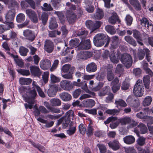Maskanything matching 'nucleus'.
<instances>
[{
  "mask_svg": "<svg viewBox=\"0 0 153 153\" xmlns=\"http://www.w3.org/2000/svg\"><path fill=\"white\" fill-rule=\"evenodd\" d=\"M26 91L27 94H22V97L23 100L28 103H25L24 106L26 109L32 108L33 104L34 103V99L37 95L36 91L34 89H31L28 87Z\"/></svg>",
  "mask_w": 153,
  "mask_h": 153,
  "instance_id": "f257e3e1",
  "label": "nucleus"
},
{
  "mask_svg": "<svg viewBox=\"0 0 153 153\" xmlns=\"http://www.w3.org/2000/svg\"><path fill=\"white\" fill-rule=\"evenodd\" d=\"M110 38L108 36L102 33L97 34L93 38V42L94 45L99 47L103 46L106 42L105 46L108 45Z\"/></svg>",
  "mask_w": 153,
  "mask_h": 153,
  "instance_id": "f03ea898",
  "label": "nucleus"
},
{
  "mask_svg": "<svg viewBox=\"0 0 153 153\" xmlns=\"http://www.w3.org/2000/svg\"><path fill=\"white\" fill-rule=\"evenodd\" d=\"M144 86L142 84V80L138 79L133 89V92L136 96L141 97L143 94Z\"/></svg>",
  "mask_w": 153,
  "mask_h": 153,
  "instance_id": "7ed1b4c3",
  "label": "nucleus"
},
{
  "mask_svg": "<svg viewBox=\"0 0 153 153\" xmlns=\"http://www.w3.org/2000/svg\"><path fill=\"white\" fill-rule=\"evenodd\" d=\"M127 102L134 108L135 111H137L139 110L138 108L140 102L139 99L134 96H129L126 100Z\"/></svg>",
  "mask_w": 153,
  "mask_h": 153,
  "instance_id": "20e7f679",
  "label": "nucleus"
},
{
  "mask_svg": "<svg viewBox=\"0 0 153 153\" xmlns=\"http://www.w3.org/2000/svg\"><path fill=\"white\" fill-rule=\"evenodd\" d=\"M121 61L127 68H130L132 65V59L131 55L129 54L125 53L123 54L122 56Z\"/></svg>",
  "mask_w": 153,
  "mask_h": 153,
  "instance_id": "39448f33",
  "label": "nucleus"
},
{
  "mask_svg": "<svg viewBox=\"0 0 153 153\" xmlns=\"http://www.w3.org/2000/svg\"><path fill=\"white\" fill-rule=\"evenodd\" d=\"M147 131V128L146 126L142 123H140L137 127L134 128V131L138 136L140 134H144Z\"/></svg>",
  "mask_w": 153,
  "mask_h": 153,
  "instance_id": "423d86ee",
  "label": "nucleus"
},
{
  "mask_svg": "<svg viewBox=\"0 0 153 153\" xmlns=\"http://www.w3.org/2000/svg\"><path fill=\"white\" fill-rule=\"evenodd\" d=\"M65 14L69 23L70 24L74 23L76 18V14L72 11L67 9Z\"/></svg>",
  "mask_w": 153,
  "mask_h": 153,
  "instance_id": "0eeeda50",
  "label": "nucleus"
},
{
  "mask_svg": "<svg viewBox=\"0 0 153 153\" xmlns=\"http://www.w3.org/2000/svg\"><path fill=\"white\" fill-rule=\"evenodd\" d=\"M15 15V10L14 9L9 10L7 12L6 16L5 22L8 24L13 23L12 21L13 20Z\"/></svg>",
  "mask_w": 153,
  "mask_h": 153,
  "instance_id": "6e6552de",
  "label": "nucleus"
},
{
  "mask_svg": "<svg viewBox=\"0 0 153 153\" xmlns=\"http://www.w3.org/2000/svg\"><path fill=\"white\" fill-rule=\"evenodd\" d=\"M26 13L28 17L33 22L36 23L38 21L37 16L34 11L31 9H27Z\"/></svg>",
  "mask_w": 153,
  "mask_h": 153,
  "instance_id": "1a4fd4ad",
  "label": "nucleus"
},
{
  "mask_svg": "<svg viewBox=\"0 0 153 153\" xmlns=\"http://www.w3.org/2000/svg\"><path fill=\"white\" fill-rule=\"evenodd\" d=\"M60 84L61 88L65 90L70 91L73 87L71 82L66 80H62L60 82Z\"/></svg>",
  "mask_w": 153,
  "mask_h": 153,
  "instance_id": "9d476101",
  "label": "nucleus"
},
{
  "mask_svg": "<svg viewBox=\"0 0 153 153\" xmlns=\"http://www.w3.org/2000/svg\"><path fill=\"white\" fill-rule=\"evenodd\" d=\"M83 41V40H81L78 48L81 50H88L90 48L91 45L90 40L87 39Z\"/></svg>",
  "mask_w": 153,
  "mask_h": 153,
  "instance_id": "9b49d317",
  "label": "nucleus"
},
{
  "mask_svg": "<svg viewBox=\"0 0 153 153\" xmlns=\"http://www.w3.org/2000/svg\"><path fill=\"white\" fill-rule=\"evenodd\" d=\"M77 36L79 37L82 40H84L88 34V32L85 28H82L76 31Z\"/></svg>",
  "mask_w": 153,
  "mask_h": 153,
  "instance_id": "f8f14e48",
  "label": "nucleus"
},
{
  "mask_svg": "<svg viewBox=\"0 0 153 153\" xmlns=\"http://www.w3.org/2000/svg\"><path fill=\"white\" fill-rule=\"evenodd\" d=\"M133 36L136 39L139 45L141 46H143L142 36L139 31L136 30H133Z\"/></svg>",
  "mask_w": 153,
  "mask_h": 153,
  "instance_id": "ddd939ff",
  "label": "nucleus"
},
{
  "mask_svg": "<svg viewBox=\"0 0 153 153\" xmlns=\"http://www.w3.org/2000/svg\"><path fill=\"white\" fill-rule=\"evenodd\" d=\"M92 53L89 51L80 52L77 54V57L79 59L85 60L92 56Z\"/></svg>",
  "mask_w": 153,
  "mask_h": 153,
  "instance_id": "4468645a",
  "label": "nucleus"
},
{
  "mask_svg": "<svg viewBox=\"0 0 153 153\" xmlns=\"http://www.w3.org/2000/svg\"><path fill=\"white\" fill-rule=\"evenodd\" d=\"M23 33L24 36L30 42L33 41L35 38L34 33L30 30H25Z\"/></svg>",
  "mask_w": 153,
  "mask_h": 153,
  "instance_id": "2eb2a0df",
  "label": "nucleus"
},
{
  "mask_svg": "<svg viewBox=\"0 0 153 153\" xmlns=\"http://www.w3.org/2000/svg\"><path fill=\"white\" fill-rule=\"evenodd\" d=\"M110 148L114 151L118 150L120 148V143L118 140L114 139L112 141H110L108 143Z\"/></svg>",
  "mask_w": 153,
  "mask_h": 153,
  "instance_id": "dca6fc26",
  "label": "nucleus"
},
{
  "mask_svg": "<svg viewBox=\"0 0 153 153\" xmlns=\"http://www.w3.org/2000/svg\"><path fill=\"white\" fill-rule=\"evenodd\" d=\"M58 87L56 85H51L48 89V96L53 97L55 96L57 91Z\"/></svg>",
  "mask_w": 153,
  "mask_h": 153,
  "instance_id": "f3484780",
  "label": "nucleus"
},
{
  "mask_svg": "<svg viewBox=\"0 0 153 153\" xmlns=\"http://www.w3.org/2000/svg\"><path fill=\"white\" fill-rule=\"evenodd\" d=\"M4 3L7 5L9 8L17 7L19 5L18 3L15 0H4Z\"/></svg>",
  "mask_w": 153,
  "mask_h": 153,
  "instance_id": "a211bd4d",
  "label": "nucleus"
},
{
  "mask_svg": "<svg viewBox=\"0 0 153 153\" xmlns=\"http://www.w3.org/2000/svg\"><path fill=\"white\" fill-rule=\"evenodd\" d=\"M30 70L32 75L35 76L39 77L41 75V73L39 68L36 66H30Z\"/></svg>",
  "mask_w": 153,
  "mask_h": 153,
  "instance_id": "6ab92c4d",
  "label": "nucleus"
},
{
  "mask_svg": "<svg viewBox=\"0 0 153 153\" xmlns=\"http://www.w3.org/2000/svg\"><path fill=\"white\" fill-rule=\"evenodd\" d=\"M148 110L149 108H144L142 111L137 114V117L138 118L143 119L145 120L148 115Z\"/></svg>",
  "mask_w": 153,
  "mask_h": 153,
  "instance_id": "aec40b11",
  "label": "nucleus"
},
{
  "mask_svg": "<svg viewBox=\"0 0 153 153\" xmlns=\"http://www.w3.org/2000/svg\"><path fill=\"white\" fill-rule=\"evenodd\" d=\"M97 65L94 62H92L88 64L86 67V71L89 73L95 72L97 70Z\"/></svg>",
  "mask_w": 153,
  "mask_h": 153,
  "instance_id": "412c9836",
  "label": "nucleus"
},
{
  "mask_svg": "<svg viewBox=\"0 0 153 153\" xmlns=\"http://www.w3.org/2000/svg\"><path fill=\"white\" fill-rule=\"evenodd\" d=\"M6 23V25H0V33H3L7 30H9L10 28H14V25L13 23L9 24Z\"/></svg>",
  "mask_w": 153,
  "mask_h": 153,
  "instance_id": "4be33fe9",
  "label": "nucleus"
},
{
  "mask_svg": "<svg viewBox=\"0 0 153 153\" xmlns=\"http://www.w3.org/2000/svg\"><path fill=\"white\" fill-rule=\"evenodd\" d=\"M59 96L60 98L65 102L70 101L72 98L71 95L66 92H63L60 93Z\"/></svg>",
  "mask_w": 153,
  "mask_h": 153,
  "instance_id": "5701e85b",
  "label": "nucleus"
},
{
  "mask_svg": "<svg viewBox=\"0 0 153 153\" xmlns=\"http://www.w3.org/2000/svg\"><path fill=\"white\" fill-rule=\"evenodd\" d=\"M83 103L87 108H92L95 105V102L93 100L88 99L84 100L83 101Z\"/></svg>",
  "mask_w": 153,
  "mask_h": 153,
  "instance_id": "b1692460",
  "label": "nucleus"
},
{
  "mask_svg": "<svg viewBox=\"0 0 153 153\" xmlns=\"http://www.w3.org/2000/svg\"><path fill=\"white\" fill-rule=\"evenodd\" d=\"M124 142L128 144H131L133 143L135 141V139L132 135L127 136L123 138Z\"/></svg>",
  "mask_w": 153,
  "mask_h": 153,
  "instance_id": "393cba45",
  "label": "nucleus"
},
{
  "mask_svg": "<svg viewBox=\"0 0 153 153\" xmlns=\"http://www.w3.org/2000/svg\"><path fill=\"white\" fill-rule=\"evenodd\" d=\"M118 46V37L117 36H114L112 38L110 48L112 50L114 49L117 48Z\"/></svg>",
  "mask_w": 153,
  "mask_h": 153,
  "instance_id": "a878e982",
  "label": "nucleus"
},
{
  "mask_svg": "<svg viewBox=\"0 0 153 153\" xmlns=\"http://www.w3.org/2000/svg\"><path fill=\"white\" fill-rule=\"evenodd\" d=\"M118 19V17L117 14L115 12H113L112 13V16L108 19V22L112 24H114Z\"/></svg>",
  "mask_w": 153,
  "mask_h": 153,
  "instance_id": "bb28decb",
  "label": "nucleus"
},
{
  "mask_svg": "<svg viewBox=\"0 0 153 153\" xmlns=\"http://www.w3.org/2000/svg\"><path fill=\"white\" fill-rule=\"evenodd\" d=\"M32 85L33 86V88H36V89L40 96L43 97H45V95L43 92L42 91L40 87L37 85L36 82L34 81H33Z\"/></svg>",
  "mask_w": 153,
  "mask_h": 153,
  "instance_id": "cd10ccee",
  "label": "nucleus"
},
{
  "mask_svg": "<svg viewBox=\"0 0 153 153\" xmlns=\"http://www.w3.org/2000/svg\"><path fill=\"white\" fill-rule=\"evenodd\" d=\"M111 89L109 86H106L104 87L99 93L100 96H103L110 93Z\"/></svg>",
  "mask_w": 153,
  "mask_h": 153,
  "instance_id": "c85d7f7f",
  "label": "nucleus"
},
{
  "mask_svg": "<svg viewBox=\"0 0 153 153\" xmlns=\"http://www.w3.org/2000/svg\"><path fill=\"white\" fill-rule=\"evenodd\" d=\"M129 2L137 10H141V7L138 0H129Z\"/></svg>",
  "mask_w": 153,
  "mask_h": 153,
  "instance_id": "c756f323",
  "label": "nucleus"
},
{
  "mask_svg": "<svg viewBox=\"0 0 153 153\" xmlns=\"http://www.w3.org/2000/svg\"><path fill=\"white\" fill-rule=\"evenodd\" d=\"M50 103L52 106H59L61 105V102L58 98H53L50 100Z\"/></svg>",
  "mask_w": 153,
  "mask_h": 153,
  "instance_id": "7c9ffc66",
  "label": "nucleus"
},
{
  "mask_svg": "<svg viewBox=\"0 0 153 153\" xmlns=\"http://www.w3.org/2000/svg\"><path fill=\"white\" fill-rule=\"evenodd\" d=\"M104 15V13L102 9L98 8L95 15V17L97 19H102Z\"/></svg>",
  "mask_w": 153,
  "mask_h": 153,
  "instance_id": "2f4dec72",
  "label": "nucleus"
},
{
  "mask_svg": "<svg viewBox=\"0 0 153 153\" xmlns=\"http://www.w3.org/2000/svg\"><path fill=\"white\" fill-rule=\"evenodd\" d=\"M143 85L146 89H149L150 83V78L149 75H146L143 77Z\"/></svg>",
  "mask_w": 153,
  "mask_h": 153,
  "instance_id": "473e14b6",
  "label": "nucleus"
},
{
  "mask_svg": "<svg viewBox=\"0 0 153 153\" xmlns=\"http://www.w3.org/2000/svg\"><path fill=\"white\" fill-rule=\"evenodd\" d=\"M125 40L128 43L130 44L135 46L137 43L135 40L131 36H126L125 37Z\"/></svg>",
  "mask_w": 153,
  "mask_h": 153,
  "instance_id": "72a5a7b5",
  "label": "nucleus"
},
{
  "mask_svg": "<svg viewBox=\"0 0 153 153\" xmlns=\"http://www.w3.org/2000/svg\"><path fill=\"white\" fill-rule=\"evenodd\" d=\"M19 82L20 84L22 85H28L31 82L32 79L29 78L21 77L19 78Z\"/></svg>",
  "mask_w": 153,
  "mask_h": 153,
  "instance_id": "f704fd0d",
  "label": "nucleus"
},
{
  "mask_svg": "<svg viewBox=\"0 0 153 153\" xmlns=\"http://www.w3.org/2000/svg\"><path fill=\"white\" fill-rule=\"evenodd\" d=\"M12 56L14 59V61L17 65L21 67L23 66L24 65L23 62L21 59H19L18 55L12 54Z\"/></svg>",
  "mask_w": 153,
  "mask_h": 153,
  "instance_id": "c9c22d12",
  "label": "nucleus"
},
{
  "mask_svg": "<svg viewBox=\"0 0 153 153\" xmlns=\"http://www.w3.org/2000/svg\"><path fill=\"white\" fill-rule=\"evenodd\" d=\"M58 25L56 22V19L54 17H52L50 22V25L49 26L50 29H53L56 28Z\"/></svg>",
  "mask_w": 153,
  "mask_h": 153,
  "instance_id": "e433bc0d",
  "label": "nucleus"
},
{
  "mask_svg": "<svg viewBox=\"0 0 153 153\" xmlns=\"http://www.w3.org/2000/svg\"><path fill=\"white\" fill-rule=\"evenodd\" d=\"M88 94H84L81 95L79 98V100H82L84 99L91 97L95 95L94 93L90 91H88Z\"/></svg>",
  "mask_w": 153,
  "mask_h": 153,
  "instance_id": "4c0bfd02",
  "label": "nucleus"
},
{
  "mask_svg": "<svg viewBox=\"0 0 153 153\" xmlns=\"http://www.w3.org/2000/svg\"><path fill=\"white\" fill-rule=\"evenodd\" d=\"M54 13L58 16L61 22L62 23H63L65 20L64 13L62 12L55 11Z\"/></svg>",
  "mask_w": 153,
  "mask_h": 153,
  "instance_id": "58836bf2",
  "label": "nucleus"
},
{
  "mask_svg": "<svg viewBox=\"0 0 153 153\" xmlns=\"http://www.w3.org/2000/svg\"><path fill=\"white\" fill-rule=\"evenodd\" d=\"M119 120L122 125H124L129 123V122L131 121V119L129 117H125L119 119Z\"/></svg>",
  "mask_w": 153,
  "mask_h": 153,
  "instance_id": "ea45409f",
  "label": "nucleus"
},
{
  "mask_svg": "<svg viewBox=\"0 0 153 153\" xmlns=\"http://www.w3.org/2000/svg\"><path fill=\"white\" fill-rule=\"evenodd\" d=\"M79 40L78 39H72L69 42V44L71 47L79 46Z\"/></svg>",
  "mask_w": 153,
  "mask_h": 153,
  "instance_id": "a19ab883",
  "label": "nucleus"
},
{
  "mask_svg": "<svg viewBox=\"0 0 153 153\" xmlns=\"http://www.w3.org/2000/svg\"><path fill=\"white\" fill-rule=\"evenodd\" d=\"M72 122L70 124L69 128L67 130V134L70 136L73 135L76 131V128L75 126H71Z\"/></svg>",
  "mask_w": 153,
  "mask_h": 153,
  "instance_id": "79ce46f5",
  "label": "nucleus"
},
{
  "mask_svg": "<svg viewBox=\"0 0 153 153\" xmlns=\"http://www.w3.org/2000/svg\"><path fill=\"white\" fill-rule=\"evenodd\" d=\"M110 59L111 62L114 63H117L119 62V59L114 52H111Z\"/></svg>",
  "mask_w": 153,
  "mask_h": 153,
  "instance_id": "37998d69",
  "label": "nucleus"
},
{
  "mask_svg": "<svg viewBox=\"0 0 153 153\" xmlns=\"http://www.w3.org/2000/svg\"><path fill=\"white\" fill-rule=\"evenodd\" d=\"M19 52L21 56H25L27 55L28 50L24 47L21 46L19 48Z\"/></svg>",
  "mask_w": 153,
  "mask_h": 153,
  "instance_id": "c03bdc74",
  "label": "nucleus"
},
{
  "mask_svg": "<svg viewBox=\"0 0 153 153\" xmlns=\"http://www.w3.org/2000/svg\"><path fill=\"white\" fill-rule=\"evenodd\" d=\"M107 78L108 81H112L114 78V74L110 69H108L107 70Z\"/></svg>",
  "mask_w": 153,
  "mask_h": 153,
  "instance_id": "a18cd8bd",
  "label": "nucleus"
},
{
  "mask_svg": "<svg viewBox=\"0 0 153 153\" xmlns=\"http://www.w3.org/2000/svg\"><path fill=\"white\" fill-rule=\"evenodd\" d=\"M105 29L107 32L111 34H113L116 32L115 30L114 27L110 25L106 26Z\"/></svg>",
  "mask_w": 153,
  "mask_h": 153,
  "instance_id": "49530a36",
  "label": "nucleus"
},
{
  "mask_svg": "<svg viewBox=\"0 0 153 153\" xmlns=\"http://www.w3.org/2000/svg\"><path fill=\"white\" fill-rule=\"evenodd\" d=\"M60 112L61 110L59 108L50 107L48 105V113L58 114Z\"/></svg>",
  "mask_w": 153,
  "mask_h": 153,
  "instance_id": "de8ad7c7",
  "label": "nucleus"
},
{
  "mask_svg": "<svg viewBox=\"0 0 153 153\" xmlns=\"http://www.w3.org/2000/svg\"><path fill=\"white\" fill-rule=\"evenodd\" d=\"M152 101V98L151 96L146 97L143 100V104L144 106H148L151 104Z\"/></svg>",
  "mask_w": 153,
  "mask_h": 153,
  "instance_id": "09e8293b",
  "label": "nucleus"
},
{
  "mask_svg": "<svg viewBox=\"0 0 153 153\" xmlns=\"http://www.w3.org/2000/svg\"><path fill=\"white\" fill-rule=\"evenodd\" d=\"M25 19V15L22 13H20L18 14L16 17L17 22L19 23H21L23 22Z\"/></svg>",
  "mask_w": 153,
  "mask_h": 153,
  "instance_id": "8fccbe9b",
  "label": "nucleus"
},
{
  "mask_svg": "<svg viewBox=\"0 0 153 153\" xmlns=\"http://www.w3.org/2000/svg\"><path fill=\"white\" fill-rule=\"evenodd\" d=\"M115 104L117 106L122 107H126L127 106V104L123 100L119 99L116 100Z\"/></svg>",
  "mask_w": 153,
  "mask_h": 153,
  "instance_id": "3c124183",
  "label": "nucleus"
},
{
  "mask_svg": "<svg viewBox=\"0 0 153 153\" xmlns=\"http://www.w3.org/2000/svg\"><path fill=\"white\" fill-rule=\"evenodd\" d=\"M30 143L34 147L37 148L39 151L43 152L44 150V148L39 144H36L32 141H30Z\"/></svg>",
  "mask_w": 153,
  "mask_h": 153,
  "instance_id": "603ef678",
  "label": "nucleus"
},
{
  "mask_svg": "<svg viewBox=\"0 0 153 153\" xmlns=\"http://www.w3.org/2000/svg\"><path fill=\"white\" fill-rule=\"evenodd\" d=\"M146 49L144 48L143 50L140 49L139 50L138 53L139 59L142 60L144 58L145 54H146Z\"/></svg>",
  "mask_w": 153,
  "mask_h": 153,
  "instance_id": "864d4df0",
  "label": "nucleus"
},
{
  "mask_svg": "<svg viewBox=\"0 0 153 153\" xmlns=\"http://www.w3.org/2000/svg\"><path fill=\"white\" fill-rule=\"evenodd\" d=\"M141 25L143 26L149 27V21L145 17H143L140 20Z\"/></svg>",
  "mask_w": 153,
  "mask_h": 153,
  "instance_id": "5fc2aeb1",
  "label": "nucleus"
},
{
  "mask_svg": "<svg viewBox=\"0 0 153 153\" xmlns=\"http://www.w3.org/2000/svg\"><path fill=\"white\" fill-rule=\"evenodd\" d=\"M60 0H51V3L55 9L57 10L59 6Z\"/></svg>",
  "mask_w": 153,
  "mask_h": 153,
  "instance_id": "6e6d98bb",
  "label": "nucleus"
},
{
  "mask_svg": "<svg viewBox=\"0 0 153 153\" xmlns=\"http://www.w3.org/2000/svg\"><path fill=\"white\" fill-rule=\"evenodd\" d=\"M97 146L99 148L100 153H105L106 152V148L104 145L102 144L98 143Z\"/></svg>",
  "mask_w": 153,
  "mask_h": 153,
  "instance_id": "4d7b16f0",
  "label": "nucleus"
},
{
  "mask_svg": "<svg viewBox=\"0 0 153 153\" xmlns=\"http://www.w3.org/2000/svg\"><path fill=\"white\" fill-rule=\"evenodd\" d=\"M101 24V22L96 21L95 22H93V25L91 31H93L99 28Z\"/></svg>",
  "mask_w": 153,
  "mask_h": 153,
  "instance_id": "13d9d810",
  "label": "nucleus"
},
{
  "mask_svg": "<svg viewBox=\"0 0 153 153\" xmlns=\"http://www.w3.org/2000/svg\"><path fill=\"white\" fill-rule=\"evenodd\" d=\"M78 128L79 132L81 134L83 135L85 134L86 129L85 126L83 124H81L79 126Z\"/></svg>",
  "mask_w": 153,
  "mask_h": 153,
  "instance_id": "bf43d9fd",
  "label": "nucleus"
},
{
  "mask_svg": "<svg viewBox=\"0 0 153 153\" xmlns=\"http://www.w3.org/2000/svg\"><path fill=\"white\" fill-rule=\"evenodd\" d=\"M82 90L80 89H77L75 90L73 93V96L74 98H76L82 93Z\"/></svg>",
  "mask_w": 153,
  "mask_h": 153,
  "instance_id": "052dcab7",
  "label": "nucleus"
},
{
  "mask_svg": "<svg viewBox=\"0 0 153 153\" xmlns=\"http://www.w3.org/2000/svg\"><path fill=\"white\" fill-rule=\"evenodd\" d=\"M61 75L65 79H73V75L69 72L64 74L62 73Z\"/></svg>",
  "mask_w": 153,
  "mask_h": 153,
  "instance_id": "680f3d73",
  "label": "nucleus"
},
{
  "mask_svg": "<svg viewBox=\"0 0 153 153\" xmlns=\"http://www.w3.org/2000/svg\"><path fill=\"white\" fill-rule=\"evenodd\" d=\"M125 19L127 25L128 26L131 25L133 20L132 17L129 15H127L126 16Z\"/></svg>",
  "mask_w": 153,
  "mask_h": 153,
  "instance_id": "e2e57ef3",
  "label": "nucleus"
},
{
  "mask_svg": "<svg viewBox=\"0 0 153 153\" xmlns=\"http://www.w3.org/2000/svg\"><path fill=\"white\" fill-rule=\"evenodd\" d=\"M9 36L10 39H15L17 36V33L13 30H11L9 33Z\"/></svg>",
  "mask_w": 153,
  "mask_h": 153,
  "instance_id": "0e129e2a",
  "label": "nucleus"
},
{
  "mask_svg": "<svg viewBox=\"0 0 153 153\" xmlns=\"http://www.w3.org/2000/svg\"><path fill=\"white\" fill-rule=\"evenodd\" d=\"M48 18V14L45 12L43 13L42 15L41 19L44 25L46 23Z\"/></svg>",
  "mask_w": 153,
  "mask_h": 153,
  "instance_id": "69168bd1",
  "label": "nucleus"
},
{
  "mask_svg": "<svg viewBox=\"0 0 153 153\" xmlns=\"http://www.w3.org/2000/svg\"><path fill=\"white\" fill-rule=\"evenodd\" d=\"M145 138L143 137H140L137 140V143L140 146H143L145 144Z\"/></svg>",
  "mask_w": 153,
  "mask_h": 153,
  "instance_id": "338daca9",
  "label": "nucleus"
},
{
  "mask_svg": "<svg viewBox=\"0 0 153 153\" xmlns=\"http://www.w3.org/2000/svg\"><path fill=\"white\" fill-rule=\"evenodd\" d=\"M125 151L126 153H137L136 151L133 147H129L126 148L125 149Z\"/></svg>",
  "mask_w": 153,
  "mask_h": 153,
  "instance_id": "774afa93",
  "label": "nucleus"
}]
</instances>
